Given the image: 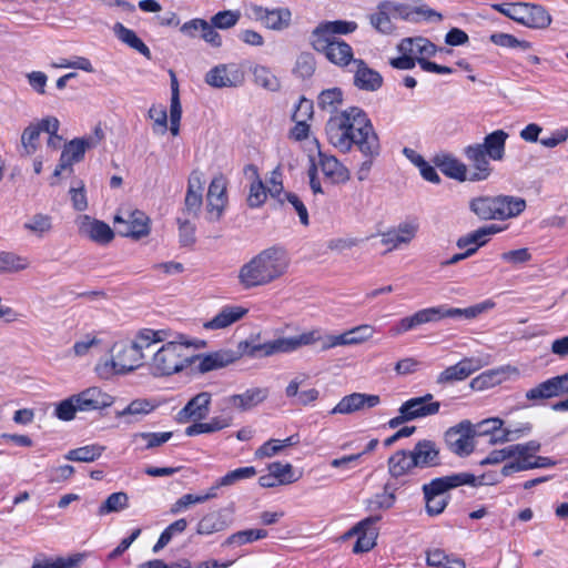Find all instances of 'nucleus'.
Masks as SVG:
<instances>
[{
	"label": "nucleus",
	"mask_w": 568,
	"mask_h": 568,
	"mask_svg": "<svg viewBox=\"0 0 568 568\" xmlns=\"http://www.w3.org/2000/svg\"><path fill=\"white\" fill-rule=\"evenodd\" d=\"M105 450V446L91 444L69 450L64 458L71 462L92 463L99 459Z\"/></svg>",
	"instance_id": "obj_46"
},
{
	"label": "nucleus",
	"mask_w": 568,
	"mask_h": 568,
	"mask_svg": "<svg viewBox=\"0 0 568 568\" xmlns=\"http://www.w3.org/2000/svg\"><path fill=\"white\" fill-rule=\"evenodd\" d=\"M381 403V398L375 394L353 393L344 396L336 406L331 410V414H352L365 407L373 408Z\"/></svg>",
	"instance_id": "obj_26"
},
{
	"label": "nucleus",
	"mask_w": 568,
	"mask_h": 568,
	"mask_svg": "<svg viewBox=\"0 0 568 568\" xmlns=\"http://www.w3.org/2000/svg\"><path fill=\"white\" fill-rule=\"evenodd\" d=\"M254 82L270 91H277L280 89V81L276 75L264 65H255L253 68Z\"/></svg>",
	"instance_id": "obj_50"
},
{
	"label": "nucleus",
	"mask_w": 568,
	"mask_h": 568,
	"mask_svg": "<svg viewBox=\"0 0 568 568\" xmlns=\"http://www.w3.org/2000/svg\"><path fill=\"white\" fill-rule=\"evenodd\" d=\"M256 475V469L253 466L240 467L229 471L224 476L219 478V485L229 487L236 484L240 480L252 478Z\"/></svg>",
	"instance_id": "obj_57"
},
{
	"label": "nucleus",
	"mask_w": 568,
	"mask_h": 568,
	"mask_svg": "<svg viewBox=\"0 0 568 568\" xmlns=\"http://www.w3.org/2000/svg\"><path fill=\"white\" fill-rule=\"evenodd\" d=\"M204 180L200 170H193L187 179V189L184 199V215L196 217L203 204Z\"/></svg>",
	"instance_id": "obj_20"
},
{
	"label": "nucleus",
	"mask_w": 568,
	"mask_h": 568,
	"mask_svg": "<svg viewBox=\"0 0 568 568\" xmlns=\"http://www.w3.org/2000/svg\"><path fill=\"white\" fill-rule=\"evenodd\" d=\"M357 29L355 21L335 20L320 23L312 32V39L338 40L337 34H348Z\"/></svg>",
	"instance_id": "obj_36"
},
{
	"label": "nucleus",
	"mask_w": 568,
	"mask_h": 568,
	"mask_svg": "<svg viewBox=\"0 0 568 568\" xmlns=\"http://www.w3.org/2000/svg\"><path fill=\"white\" fill-rule=\"evenodd\" d=\"M395 487L390 483H386L384 491L374 496L369 501V507L372 509H389L395 504Z\"/></svg>",
	"instance_id": "obj_56"
},
{
	"label": "nucleus",
	"mask_w": 568,
	"mask_h": 568,
	"mask_svg": "<svg viewBox=\"0 0 568 568\" xmlns=\"http://www.w3.org/2000/svg\"><path fill=\"white\" fill-rule=\"evenodd\" d=\"M408 449H399L393 453L387 459L389 476L398 480L405 476L415 475L417 467Z\"/></svg>",
	"instance_id": "obj_31"
},
{
	"label": "nucleus",
	"mask_w": 568,
	"mask_h": 568,
	"mask_svg": "<svg viewBox=\"0 0 568 568\" xmlns=\"http://www.w3.org/2000/svg\"><path fill=\"white\" fill-rule=\"evenodd\" d=\"M179 241L182 246H192L195 243V225L187 219L178 217Z\"/></svg>",
	"instance_id": "obj_62"
},
{
	"label": "nucleus",
	"mask_w": 568,
	"mask_h": 568,
	"mask_svg": "<svg viewBox=\"0 0 568 568\" xmlns=\"http://www.w3.org/2000/svg\"><path fill=\"white\" fill-rule=\"evenodd\" d=\"M224 524L214 514H207L203 516L196 526V532L199 535H211L223 530Z\"/></svg>",
	"instance_id": "obj_60"
},
{
	"label": "nucleus",
	"mask_w": 568,
	"mask_h": 568,
	"mask_svg": "<svg viewBox=\"0 0 568 568\" xmlns=\"http://www.w3.org/2000/svg\"><path fill=\"white\" fill-rule=\"evenodd\" d=\"M266 200V189L263 182L257 179L250 186V192L247 196V205L250 207H260Z\"/></svg>",
	"instance_id": "obj_64"
},
{
	"label": "nucleus",
	"mask_w": 568,
	"mask_h": 568,
	"mask_svg": "<svg viewBox=\"0 0 568 568\" xmlns=\"http://www.w3.org/2000/svg\"><path fill=\"white\" fill-rule=\"evenodd\" d=\"M267 469L278 480L280 485H287L297 480V477L294 476L293 466L288 463L274 462L268 465Z\"/></svg>",
	"instance_id": "obj_55"
},
{
	"label": "nucleus",
	"mask_w": 568,
	"mask_h": 568,
	"mask_svg": "<svg viewBox=\"0 0 568 568\" xmlns=\"http://www.w3.org/2000/svg\"><path fill=\"white\" fill-rule=\"evenodd\" d=\"M155 409V405L145 398H138L132 400L125 408L115 413L118 418L125 417L129 415H148Z\"/></svg>",
	"instance_id": "obj_52"
},
{
	"label": "nucleus",
	"mask_w": 568,
	"mask_h": 568,
	"mask_svg": "<svg viewBox=\"0 0 568 568\" xmlns=\"http://www.w3.org/2000/svg\"><path fill=\"white\" fill-rule=\"evenodd\" d=\"M266 388H250L242 394L231 395L226 398L227 404L241 410H247L266 399Z\"/></svg>",
	"instance_id": "obj_40"
},
{
	"label": "nucleus",
	"mask_w": 568,
	"mask_h": 568,
	"mask_svg": "<svg viewBox=\"0 0 568 568\" xmlns=\"http://www.w3.org/2000/svg\"><path fill=\"white\" fill-rule=\"evenodd\" d=\"M40 129L36 123L28 125L21 134V146L24 155L33 154L38 149Z\"/></svg>",
	"instance_id": "obj_53"
},
{
	"label": "nucleus",
	"mask_w": 568,
	"mask_h": 568,
	"mask_svg": "<svg viewBox=\"0 0 568 568\" xmlns=\"http://www.w3.org/2000/svg\"><path fill=\"white\" fill-rule=\"evenodd\" d=\"M315 72V60L314 57L311 53H302L297 57L295 67H294V73L302 78V79H308L311 78Z\"/></svg>",
	"instance_id": "obj_59"
},
{
	"label": "nucleus",
	"mask_w": 568,
	"mask_h": 568,
	"mask_svg": "<svg viewBox=\"0 0 568 568\" xmlns=\"http://www.w3.org/2000/svg\"><path fill=\"white\" fill-rule=\"evenodd\" d=\"M126 217L116 214L113 219L119 235L139 240L149 235L150 219L139 210L128 212Z\"/></svg>",
	"instance_id": "obj_12"
},
{
	"label": "nucleus",
	"mask_w": 568,
	"mask_h": 568,
	"mask_svg": "<svg viewBox=\"0 0 568 568\" xmlns=\"http://www.w3.org/2000/svg\"><path fill=\"white\" fill-rule=\"evenodd\" d=\"M268 536L267 530L265 529H245L236 531L232 535H230L225 541L223 542V546H231V545H237L242 546L245 544H250L260 539H264Z\"/></svg>",
	"instance_id": "obj_48"
},
{
	"label": "nucleus",
	"mask_w": 568,
	"mask_h": 568,
	"mask_svg": "<svg viewBox=\"0 0 568 568\" xmlns=\"http://www.w3.org/2000/svg\"><path fill=\"white\" fill-rule=\"evenodd\" d=\"M164 338L165 332L162 329L143 328L132 341L114 343L111 359L97 367L99 375L109 378L115 374H126L138 369L144 364V348H149Z\"/></svg>",
	"instance_id": "obj_2"
},
{
	"label": "nucleus",
	"mask_w": 568,
	"mask_h": 568,
	"mask_svg": "<svg viewBox=\"0 0 568 568\" xmlns=\"http://www.w3.org/2000/svg\"><path fill=\"white\" fill-rule=\"evenodd\" d=\"M29 266V257L9 251L0 252V274L18 273L27 270Z\"/></svg>",
	"instance_id": "obj_45"
},
{
	"label": "nucleus",
	"mask_w": 568,
	"mask_h": 568,
	"mask_svg": "<svg viewBox=\"0 0 568 568\" xmlns=\"http://www.w3.org/2000/svg\"><path fill=\"white\" fill-rule=\"evenodd\" d=\"M227 201V181L224 175L219 174L212 179L206 195V206L211 220L219 221L221 219Z\"/></svg>",
	"instance_id": "obj_15"
},
{
	"label": "nucleus",
	"mask_w": 568,
	"mask_h": 568,
	"mask_svg": "<svg viewBox=\"0 0 568 568\" xmlns=\"http://www.w3.org/2000/svg\"><path fill=\"white\" fill-rule=\"evenodd\" d=\"M212 402V394L209 392H201L193 396L185 406L176 414V420L180 424H185L191 420L199 423L205 419L210 414Z\"/></svg>",
	"instance_id": "obj_18"
},
{
	"label": "nucleus",
	"mask_w": 568,
	"mask_h": 568,
	"mask_svg": "<svg viewBox=\"0 0 568 568\" xmlns=\"http://www.w3.org/2000/svg\"><path fill=\"white\" fill-rule=\"evenodd\" d=\"M418 232V224L413 221L399 223L396 227L387 230L381 234L382 244L387 246V252L399 248L402 245H408Z\"/></svg>",
	"instance_id": "obj_22"
},
{
	"label": "nucleus",
	"mask_w": 568,
	"mask_h": 568,
	"mask_svg": "<svg viewBox=\"0 0 568 568\" xmlns=\"http://www.w3.org/2000/svg\"><path fill=\"white\" fill-rule=\"evenodd\" d=\"M402 6L388 0L382 1L377 6V11L369 16L372 27L381 33H392L394 26L389 14L398 11Z\"/></svg>",
	"instance_id": "obj_38"
},
{
	"label": "nucleus",
	"mask_w": 568,
	"mask_h": 568,
	"mask_svg": "<svg viewBox=\"0 0 568 568\" xmlns=\"http://www.w3.org/2000/svg\"><path fill=\"white\" fill-rule=\"evenodd\" d=\"M190 344L169 342L152 357L151 372L154 376H169L191 366Z\"/></svg>",
	"instance_id": "obj_7"
},
{
	"label": "nucleus",
	"mask_w": 568,
	"mask_h": 568,
	"mask_svg": "<svg viewBox=\"0 0 568 568\" xmlns=\"http://www.w3.org/2000/svg\"><path fill=\"white\" fill-rule=\"evenodd\" d=\"M244 74L240 69H229L220 64L211 69L205 75V82L213 88H231L242 84Z\"/></svg>",
	"instance_id": "obj_29"
},
{
	"label": "nucleus",
	"mask_w": 568,
	"mask_h": 568,
	"mask_svg": "<svg viewBox=\"0 0 568 568\" xmlns=\"http://www.w3.org/2000/svg\"><path fill=\"white\" fill-rule=\"evenodd\" d=\"M79 412H94L110 407L114 398L99 387H89L75 394Z\"/></svg>",
	"instance_id": "obj_25"
},
{
	"label": "nucleus",
	"mask_w": 568,
	"mask_h": 568,
	"mask_svg": "<svg viewBox=\"0 0 568 568\" xmlns=\"http://www.w3.org/2000/svg\"><path fill=\"white\" fill-rule=\"evenodd\" d=\"M491 43L504 48H519L524 51L531 48V43L526 40H519L515 36L504 32L493 33L489 37Z\"/></svg>",
	"instance_id": "obj_54"
},
{
	"label": "nucleus",
	"mask_w": 568,
	"mask_h": 568,
	"mask_svg": "<svg viewBox=\"0 0 568 568\" xmlns=\"http://www.w3.org/2000/svg\"><path fill=\"white\" fill-rule=\"evenodd\" d=\"M247 313V310L242 306L226 305L213 316L210 321L203 324L206 329H222L226 328L235 322L243 318Z\"/></svg>",
	"instance_id": "obj_37"
},
{
	"label": "nucleus",
	"mask_w": 568,
	"mask_h": 568,
	"mask_svg": "<svg viewBox=\"0 0 568 568\" xmlns=\"http://www.w3.org/2000/svg\"><path fill=\"white\" fill-rule=\"evenodd\" d=\"M320 339H322L320 329H312L297 336L280 337L263 344L255 345L251 351V355L271 356L280 353H293L303 346L315 344Z\"/></svg>",
	"instance_id": "obj_8"
},
{
	"label": "nucleus",
	"mask_w": 568,
	"mask_h": 568,
	"mask_svg": "<svg viewBox=\"0 0 568 568\" xmlns=\"http://www.w3.org/2000/svg\"><path fill=\"white\" fill-rule=\"evenodd\" d=\"M375 332V327L368 324H362L347 331L352 345H358L371 339Z\"/></svg>",
	"instance_id": "obj_63"
},
{
	"label": "nucleus",
	"mask_w": 568,
	"mask_h": 568,
	"mask_svg": "<svg viewBox=\"0 0 568 568\" xmlns=\"http://www.w3.org/2000/svg\"><path fill=\"white\" fill-rule=\"evenodd\" d=\"M97 143L98 141H93L92 138H77L71 140L64 145L53 175L60 176L63 170L80 162L84 158L87 149L95 146Z\"/></svg>",
	"instance_id": "obj_17"
},
{
	"label": "nucleus",
	"mask_w": 568,
	"mask_h": 568,
	"mask_svg": "<svg viewBox=\"0 0 568 568\" xmlns=\"http://www.w3.org/2000/svg\"><path fill=\"white\" fill-rule=\"evenodd\" d=\"M318 166L324 176L334 184L345 183L349 180L348 169L334 155L318 152Z\"/></svg>",
	"instance_id": "obj_33"
},
{
	"label": "nucleus",
	"mask_w": 568,
	"mask_h": 568,
	"mask_svg": "<svg viewBox=\"0 0 568 568\" xmlns=\"http://www.w3.org/2000/svg\"><path fill=\"white\" fill-rule=\"evenodd\" d=\"M344 100V93L341 88H331L323 90L317 97V105L322 111L329 112L332 114L337 113V109L342 105Z\"/></svg>",
	"instance_id": "obj_47"
},
{
	"label": "nucleus",
	"mask_w": 568,
	"mask_h": 568,
	"mask_svg": "<svg viewBox=\"0 0 568 568\" xmlns=\"http://www.w3.org/2000/svg\"><path fill=\"white\" fill-rule=\"evenodd\" d=\"M476 432L469 420H463L445 433V443L449 450L458 456H468L474 450V436Z\"/></svg>",
	"instance_id": "obj_11"
},
{
	"label": "nucleus",
	"mask_w": 568,
	"mask_h": 568,
	"mask_svg": "<svg viewBox=\"0 0 568 568\" xmlns=\"http://www.w3.org/2000/svg\"><path fill=\"white\" fill-rule=\"evenodd\" d=\"M129 507V496L124 491L112 493L108 496L98 509V515L104 516L110 513H118Z\"/></svg>",
	"instance_id": "obj_49"
},
{
	"label": "nucleus",
	"mask_w": 568,
	"mask_h": 568,
	"mask_svg": "<svg viewBox=\"0 0 568 568\" xmlns=\"http://www.w3.org/2000/svg\"><path fill=\"white\" fill-rule=\"evenodd\" d=\"M312 45L317 52L323 53L328 61L338 67H346L355 60L352 47L343 40L312 39Z\"/></svg>",
	"instance_id": "obj_13"
},
{
	"label": "nucleus",
	"mask_w": 568,
	"mask_h": 568,
	"mask_svg": "<svg viewBox=\"0 0 568 568\" xmlns=\"http://www.w3.org/2000/svg\"><path fill=\"white\" fill-rule=\"evenodd\" d=\"M507 138L504 130H496L487 134L481 143L468 144L463 149L470 168L469 182H483L491 176L494 168L490 160L501 161L505 158Z\"/></svg>",
	"instance_id": "obj_4"
},
{
	"label": "nucleus",
	"mask_w": 568,
	"mask_h": 568,
	"mask_svg": "<svg viewBox=\"0 0 568 568\" xmlns=\"http://www.w3.org/2000/svg\"><path fill=\"white\" fill-rule=\"evenodd\" d=\"M236 356L231 351H217L204 355H192V363L200 373L220 369L235 362Z\"/></svg>",
	"instance_id": "obj_30"
},
{
	"label": "nucleus",
	"mask_w": 568,
	"mask_h": 568,
	"mask_svg": "<svg viewBox=\"0 0 568 568\" xmlns=\"http://www.w3.org/2000/svg\"><path fill=\"white\" fill-rule=\"evenodd\" d=\"M288 265L290 258L283 248H265L240 267L239 284L244 290L266 286L285 275Z\"/></svg>",
	"instance_id": "obj_3"
},
{
	"label": "nucleus",
	"mask_w": 568,
	"mask_h": 568,
	"mask_svg": "<svg viewBox=\"0 0 568 568\" xmlns=\"http://www.w3.org/2000/svg\"><path fill=\"white\" fill-rule=\"evenodd\" d=\"M75 400L77 398L74 394L59 402L54 408V416L63 422H70L74 419L77 412H79Z\"/></svg>",
	"instance_id": "obj_58"
},
{
	"label": "nucleus",
	"mask_w": 568,
	"mask_h": 568,
	"mask_svg": "<svg viewBox=\"0 0 568 568\" xmlns=\"http://www.w3.org/2000/svg\"><path fill=\"white\" fill-rule=\"evenodd\" d=\"M398 51L410 54L419 63V59L434 57L437 47L423 37L405 38L399 42Z\"/></svg>",
	"instance_id": "obj_34"
},
{
	"label": "nucleus",
	"mask_w": 568,
	"mask_h": 568,
	"mask_svg": "<svg viewBox=\"0 0 568 568\" xmlns=\"http://www.w3.org/2000/svg\"><path fill=\"white\" fill-rule=\"evenodd\" d=\"M112 30L118 40H120L122 43L138 51L146 59H151L152 55L149 47L138 37V34L132 29L126 28L121 22H116L114 23Z\"/></svg>",
	"instance_id": "obj_41"
},
{
	"label": "nucleus",
	"mask_w": 568,
	"mask_h": 568,
	"mask_svg": "<svg viewBox=\"0 0 568 568\" xmlns=\"http://www.w3.org/2000/svg\"><path fill=\"white\" fill-rule=\"evenodd\" d=\"M232 424L231 416H214L209 422L203 423L200 420L199 423H193L189 425L184 433L186 436H196L200 434H211L215 432H220L224 428H227Z\"/></svg>",
	"instance_id": "obj_42"
},
{
	"label": "nucleus",
	"mask_w": 568,
	"mask_h": 568,
	"mask_svg": "<svg viewBox=\"0 0 568 568\" xmlns=\"http://www.w3.org/2000/svg\"><path fill=\"white\" fill-rule=\"evenodd\" d=\"M468 207L479 220L504 221L519 215L526 207V201L510 195H480L473 197Z\"/></svg>",
	"instance_id": "obj_6"
},
{
	"label": "nucleus",
	"mask_w": 568,
	"mask_h": 568,
	"mask_svg": "<svg viewBox=\"0 0 568 568\" xmlns=\"http://www.w3.org/2000/svg\"><path fill=\"white\" fill-rule=\"evenodd\" d=\"M240 17L241 13L239 11L224 10L215 13L211 18V22L217 29H230L239 22Z\"/></svg>",
	"instance_id": "obj_61"
},
{
	"label": "nucleus",
	"mask_w": 568,
	"mask_h": 568,
	"mask_svg": "<svg viewBox=\"0 0 568 568\" xmlns=\"http://www.w3.org/2000/svg\"><path fill=\"white\" fill-rule=\"evenodd\" d=\"M504 420L499 417H490L481 420L477 427V435H490L489 444H504L516 439L517 430L503 428Z\"/></svg>",
	"instance_id": "obj_32"
},
{
	"label": "nucleus",
	"mask_w": 568,
	"mask_h": 568,
	"mask_svg": "<svg viewBox=\"0 0 568 568\" xmlns=\"http://www.w3.org/2000/svg\"><path fill=\"white\" fill-rule=\"evenodd\" d=\"M173 436L172 432H141L132 436V442L139 444L140 450H149L162 446Z\"/></svg>",
	"instance_id": "obj_43"
},
{
	"label": "nucleus",
	"mask_w": 568,
	"mask_h": 568,
	"mask_svg": "<svg viewBox=\"0 0 568 568\" xmlns=\"http://www.w3.org/2000/svg\"><path fill=\"white\" fill-rule=\"evenodd\" d=\"M245 16L255 22H260L264 28L283 31L291 26L292 11L287 7L266 8L254 2L244 4Z\"/></svg>",
	"instance_id": "obj_9"
},
{
	"label": "nucleus",
	"mask_w": 568,
	"mask_h": 568,
	"mask_svg": "<svg viewBox=\"0 0 568 568\" xmlns=\"http://www.w3.org/2000/svg\"><path fill=\"white\" fill-rule=\"evenodd\" d=\"M381 519V516H371L361 520L351 530L349 535H356L357 540L353 547L355 554L367 552L376 544L377 528L376 523Z\"/></svg>",
	"instance_id": "obj_21"
},
{
	"label": "nucleus",
	"mask_w": 568,
	"mask_h": 568,
	"mask_svg": "<svg viewBox=\"0 0 568 568\" xmlns=\"http://www.w3.org/2000/svg\"><path fill=\"white\" fill-rule=\"evenodd\" d=\"M23 229L42 237L52 230V219L45 214H36L23 224Z\"/></svg>",
	"instance_id": "obj_51"
},
{
	"label": "nucleus",
	"mask_w": 568,
	"mask_h": 568,
	"mask_svg": "<svg viewBox=\"0 0 568 568\" xmlns=\"http://www.w3.org/2000/svg\"><path fill=\"white\" fill-rule=\"evenodd\" d=\"M494 307L495 302L491 300H486L466 308L448 307L446 305L432 306L403 317L390 331L394 335H400L423 324L435 323L446 317L473 320Z\"/></svg>",
	"instance_id": "obj_5"
},
{
	"label": "nucleus",
	"mask_w": 568,
	"mask_h": 568,
	"mask_svg": "<svg viewBox=\"0 0 568 568\" xmlns=\"http://www.w3.org/2000/svg\"><path fill=\"white\" fill-rule=\"evenodd\" d=\"M305 381V376L293 378L285 389V395L288 398H296L295 403L300 405H308L318 398V390L316 388H310L306 390L298 392L300 386Z\"/></svg>",
	"instance_id": "obj_44"
},
{
	"label": "nucleus",
	"mask_w": 568,
	"mask_h": 568,
	"mask_svg": "<svg viewBox=\"0 0 568 568\" xmlns=\"http://www.w3.org/2000/svg\"><path fill=\"white\" fill-rule=\"evenodd\" d=\"M440 403L434 400L430 393L423 396L412 397L405 400L398 408V413L407 414L410 420L436 415L439 412Z\"/></svg>",
	"instance_id": "obj_19"
},
{
	"label": "nucleus",
	"mask_w": 568,
	"mask_h": 568,
	"mask_svg": "<svg viewBox=\"0 0 568 568\" xmlns=\"http://www.w3.org/2000/svg\"><path fill=\"white\" fill-rule=\"evenodd\" d=\"M518 23L531 29H545L551 23V16L544 7L525 2Z\"/></svg>",
	"instance_id": "obj_35"
},
{
	"label": "nucleus",
	"mask_w": 568,
	"mask_h": 568,
	"mask_svg": "<svg viewBox=\"0 0 568 568\" xmlns=\"http://www.w3.org/2000/svg\"><path fill=\"white\" fill-rule=\"evenodd\" d=\"M480 368L477 359L465 357L455 365L448 366L437 376L436 383L438 385H447L455 382L465 381L473 373Z\"/></svg>",
	"instance_id": "obj_28"
},
{
	"label": "nucleus",
	"mask_w": 568,
	"mask_h": 568,
	"mask_svg": "<svg viewBox=\"0 0 568 568\" xmlns=\"http://www.w3.org/2000/svg\"><path fill=\"white\" fill-rule=\"evenodd\" d=\"M434 165L449 179L458 182L469 181L468 166L457 156L448 152L436 153L433 158Z\"/></svg>",
	"instance_id": "obj_23"
},
{
	"label": "nucleus",
	"mask_w": 568,
	"mask_h": 568,
	"mask_svg": "<svg viewBox=\"0 0 568 568\" xmlns=\"http://www.w3.org/2000/svg\"><path fill=\"white\" fill-rule=\"evenodd\" d=\"M476 486L477 478L470 473H457L436 477L422 486L424 497H449L447 493L459 486Z\"/></svg>",
	"instance_id": "obj_10"
},
{
	"label": "nucleus",
	"mask_w": 568,
	"mask_h": 568,
	"mask_svg": "<svg viewBox=\"0 0 568 568\" xmlns=\"http://www.w3.org/2000/svg\"><path fill=\"white\" fill-rule=\"evenodd\" d=\"M85 558V554L75 552L68 557L37 556L31 568H79Z\"/></svg>",
	"instance_id": "obj_39"
},
{
	"label": "nucleus",
	"mask_w": 568,
	"mask_h": 568,
	"mask_svg": "<svg viewBox=\"0 0 568 568\" xmlns=\"http://www.w3.org/2000/svg\"><path fill=\"white\" fill-rule=\"evenodd\" d=\"M409 450L417 469L434 468L442 465L440 450L434 440H418Z\"/></svg>",
	"instance_id": "obj_24"
},
{
	"label": "nucleus",
	"mask_w": 568,
	"mask_h": 568,
	"mask_svg": "<svg viewBox=\"0 0 568 568\" xmlns=\"http://www.w3.org/2000/svg\"><path fill=\"white\" fill-rule=\"evenodd\" d=\"M353 65L354 85L357 89L374 92L382 88L383 77L378 71L369 68L362 59L354 60Z\"/></svg>",
	"instance_id": "obj_27"
},
{
	"label": "nucleus",
	"mask_w": 568,
	"mask_h": 568,
	"mask_svg": "<svg viewBox=\"0 0 568 568\" xmlns=\"http://www.w3.org/2000/svg\"><path fill=\"white\" fill-rule=\"evenodd\" d=\"M328 142L342 153L354 146L361 154L379 155L381 142L367 113L359 106H348L332 114L326 122Z\"/></svg>",
	"instance_id": "obj_1"
},
{
	"label": "nucleus",
	"mask_w": 568,
	"mask_h": 568,
	"mask_svg": "<svg viewBox=\"0 0 568 568\" xmlns=\"http://www.w3.org/2000/svg\"><path fill=\"white\" fill-rule=\"evenodd\" d=\"M568 394V372L550 377L526 392V398L535 404Z\"/></svg>",
	"instance_id": "obj_14"
},
{
	"label": "nucleus",
	"mask_w": 568,
	"mask_h": 568,
	"mask_svg": "<svg viewBox=\"0 0 568 568\" xmlns=\"http://www.w3.org/2000/svg\"><path fill=\"white\" fill-rule=\"evenodd\" d=\"M79 234L101 245L109 244L114 239V231L103 221L81 215L77 220Z\"/></svg>",
	"instance_id": "obj_16"
}]
</instances>
